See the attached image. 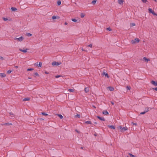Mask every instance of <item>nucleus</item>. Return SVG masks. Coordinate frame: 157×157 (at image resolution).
Segmentation results:
<instances>
[{"mask_svg":"<svg viewBox=\"0 0 157 157\" xmlns=\"http://www.w3.org/2000/svg\"><path fill=\"white\" fill-rule=\"evenodd\" d=\"M140 40L138 38H136L134 40H131V42L133 44H134L138 43Z\"/></svg>","mask_w":157,"mask_h":157,"instance_id":"obj_1","label":"nucleus"},{"mask_svg":"<svg viewBox=\"0 0 157 157\" xmlns=\"http://www.w3.org/2000/svg\"><path fill=\"white\" fill-rule=\"evenodd\" d=\"M148 10L149 13H151L154 16H157V14L155 13L151 9L149 8Z\"/></svg>","mask_w":157,"mask_h":157,"instance_id":"obj_2","label":"nucleus"},{"mask_svg":"<svg viewBox=\"0 0 157 157\" xmlns=\"http://www.w3.org/2000/svg\"><path fill=\"white\" fill-rule=\"evenodd\" d=\"M15 40H18L19 41H22L24 39V38L22 36H21L19 38H15Z\"/></svg>","mask_w":157,"mask_h":157,"instance_id":"obj_3","label":"nucleus"},{"mask_svg":"<svg viewBox=\"0 0 157 157\" xmlns=\"http://www.w3.org/2000/svg\"><path fill=\"white\" fill-rule=\"evenodd\" d=\"M61 64V62H56V61H54L52 62V65L53 66H55V65H59Z\"/></svg>","mask_w":157,"mask_h":157,"instance_id":"obj_4","label":"nucleus"},{"mask_svg":"<svg viewBox=\"0 0 157 157\" xmlns=\"http://www.w3.org/2000/svg\"><path fill=\"white\" fill-rule=\"evenodd\" d=\"M151 83L155 86H157V81H155L154 80H152Z\"/></svg>","mask_w":157,"mask_h":157,"instance_id":"obj_5","label":"nucleus"},{"mask_svg":"<svg viewBox=\"0 0 157 157\" xmlns=\"http://www.w3.org/2000/svg\"><path fill=\"white\" fill-rule=\"evenodd\" d=\"M97 117L101 121H105V119L103 117H101L100 116H97Z\"/></svg>","mask_w":157,"mask_h":157,"instance_id":"obj_6","label":"nucleus"},{"mask_svg":"<svg viewBox=\"0 0 157 157\" xmlns=\"http://www.w3.org/2000/svg\"><path fill=\"white\" fill-rule=\"evenodd\" d=\"M29 49L28 48H26V49L23 50L21 49H19V50L21 52H23L24 53H26L27 52V50H29Z\"/></svg>","mask_w":157,"mask_h":157,"instance_id":"obj_7","label":"nucleus"},{"mask_svg":"<svg viewBox=\"0 0 157 157\" xmlns=\"http://www.w3.org/2000/svg\"><path fill=\"white\" fill-rule=\"evenodd\" d=\"M151 108H150L149 107H147L145 108L144 111L146 112V113L149 111L150 109H151Z\"/></svg>","mask_w":157,"mask_h":157,"instance_id":"obj_8","label":"nucleus"},{"mask_svg":"<svg viewBox=\"0 0 157 157\" xmlns=\"http://www.w3.org/2000/svg\"><path fill=\"white\" fill-rule=\"evenodd\" d=\"M128 129V128L127 127H124L122 128L121 129V132H124L125 131Z\"/></svg>","mask_w":157,"mask_h":157,"instance_id":"obj_9","label":"nucleus"},{"mask_svg":"<svg viewBox=\"0 0 157 157\" xmlns=\"http://www.w3.org/2000/svg\"><path fill=\"white\" fill-rule=\"evenodd\" d=\"M35 65H36V66H38L39 67H41L42 65V63L41 62H40L39 63V64H36V63H35Z\"/></svg>","mask_w":157,"mask_h":157,"instance_id":"obj_10","label":"nucleus"},{"mask_svg":"<svg viewBox=\"0 0 157 157\" xmlns=\"http://www.w3.org/2000/svg\"><path fill=\"white\" fill-rule=\"evenodd\" d=\"M108 88L110 91H113L114 90V88L112 86H109Z\"/></svg>","mask_w":157,"mask_h":157,"instance_id":"obj_11","label":"nucleus"},{"mask_svg":"<svg viewBox=\"0 0 157 157\" xmlns=\"http://www.w3.org/2000/svg\"><path fill=\"white\" fill-rule=\"evenodd\" d=\"M6 76V75L4 73H0V76L1 77H4Z\"/></svg>","mask_w":157,"mask_h":157,"instance_id":"obj_12","label":"nucleus"},{"mask_svg":"<svg viewBox=\"0 0 157 157\" xmlns=\"http://www.w3.org/2000/svg\"><path fill=\"white\" fill-rule=\"evenodd\" d=\"M102 113L104 115H108L109 114V113L107 110L103 111L102 112Z\"/></svg>","mask_w":157,"mask_h":157,"instance_id":"obj_13","label":"nucleus"},{"mask_svg":"<svg viewBox=\"0 0 157 157\" xmlns=\"http://www.w3.org/2000/svg\"><path fill=\"white\" fill-rule=\"evenodd\" d=\"M108 127L110 128L113 129H114L115 128V127L113 125H108Z\"/></svg>","mask_w":157,"mask_h":157,"instance_id":"obj_14","label":"nucleus"},{"mask_svg":"<svg viewBox=\"0 0 157 157\" xmlns=\"http://www.w3.org/2000/svg\"><path fill=\"white\" fill-rule=\"evenodd\" d=\"M103 75H105L106 77H107L108 78L109 77L108 74L107 73H105V72H103Z\"/></svg>","mask_w":157,"mask_h":157,"instance_id":"obj_15","label":"nucleus"},{"mask_svg":"<svg viewBox=\"0 0 157 157\" xmlns=\"http://www.w3.org/2000/svg\"><path fill=\"white\" fill-rule=\"evenodd\" d=\"M84 91L86 93H87L89 91V88L88 87H86L84 89Z\"/></svg>","mask_w":157,"mask_h":157,"instance_id":"obj_16","label":"nucleus"},{"mask_svg":"<svg viewBox=\"0 0 157 157\" xmlns=\"http://www.w3.org/2000/svg\"><path fill=\"white\" fill-rule=\"evenodd\" d=\"M11 10L13 11H15L17 10V9L14 7H12L11 8Z\"/></svg>","mask_w":157,"mask_h":157,"instance_id":"obj_17","label":"nucleus"},{"mask_svg":"<svg viewBox=\"0 0 157 157\" xmlns=\"http://www.w3.org/2000/svg\"><path fill=\"white\" fill-rule=\"evenodd\" d=\"M143 59L145 61H146L147 62L148 61L150 60L149 59H147L146 57H144Z\"/></svg>","mask_w":157,"mask_h":157,"instance_id":"obj_18","label":"nucleus"},{"mask_svg":"<svg viewBox=\"0 0 157 157\" xmlns=\"http://www.w3.org/2000/svg\"><path fill=\"white\" fill-rule=\"evenodd\" d=\"M85 123L87 124H92L91 122L90 121H85Z\"/></svg>","mask_w":157,"mask_h":157,"instance_id":"obj_19","label":"nucleus"},{"mask_svg":"<svg viewBox=\"0 0 157 157\" xmlns=\"http://www.w3.org/2000/svg\"><path fill=\"white\" fill-rule=\"evenodd\" d=\"M30 99V98H25L23 100V101H29Z\"/></svg>","mask_w":157,"mask_h":157,"instance_id":"obj_20","label":"nucleus"},{"mask_svg":"<svg viewBox=\"0 0 157 157\" xmlns=\"http://www.w3.org/2000/svg\"><path fill=\"white\" fill-rule=\"evenodd\" d=\"M4 125H11L12 124L11 123H5V124H3Z\"/></svg>","mask_w":157,"mask_h":157,"instance_id":"obj_21","label":"nucleus"},{"mask_svg":"<svg viewBox=\"0 0 157 157\" xmlns=\"http://www.w3.org/2000/svg\"><path fill=\"white\" fill-rule=\"evenodd\" d=\"M118 3L120 5H122V4L123 2V0H118Z\"/></svg>","mask_w":157,"mask_h":157,"instance_id":"obj_22","label":"nucleus"},{"mask_svg":"<svg viewBox=\"0 0 157 157\" xmlns=\"http://www.w3.org/2000/svg\"><path fill=\"white\" fill-rule=\"evenodd\" d=\"M97 1V0H93L92 2H91V3L93 4V5H94L96 3V2Z\"/></svg>","mask_w":157,"mask_h":157,"instance_id":"obj_23","label":"nucleus"},{"mask_svg":"<svg viewBox=\"0 0 157 157\" xmlns=\"http://www.w3.org/2000/svg\"><path fill=\"white\" fill-rule=\"evenodd\" d=\"M85 16V14L83 13H81L80 14V16L81 18H83Z\"/></svg>","mask_w":157,"mask_h":157,"instance_id":"obj_24","label":"nucleus"},{"mask_svg":"<svg viewBox=\"0 0 157 157\" xmlns=\"http://www.w3.org/2000/svg\"><path fill=\"white\" fill-rule=\"evenodd\" d=\"M128 155L130 156L131 157H136V156L135 155H134L132 154L129 153Z\"/></svg>","mask_w":157,"mask_h":157,"instance_id":"obj_25","label":"nucleus"},{"mask_svg":"<svg viewBox=\"0 0 157 157\" xmlns=\"http://www.w3.org/2000/svg\"><path fill=\"white\" fill-rule=\"evenodd\" d=\"M57 115L60 118V119H62L63 118V116L61 114H58Z\"/></svg>","mask_w":157,"mask_h":157,"instance_id":"obj_26","label":"nucleus"},{"mask_svg":"<svg viewBox=\"0 0 157 157\" xmlns=\"http://www.w3.org/2000/svg\"><path fill=\"white\" fill-rule=\"evenodd\" d=\"M33 74L34 75L37 76H39V75L38 73L36 72H34Z\"/></svg>","mask_w":157,"mask_h":157,"instance_id":"obj_27","label":"nucleus"},{"mask_svg":"<svg viewBox=\"0 0 157 157\" xmlns=\"http://www.w3.org/2000/svg\"><path fill=\"white\" fill-rule=\"evenodd\" d=\"M126 88L127 90H130L131 87L129 86H126Z\"/></svg>","mask_w":157,"mask_h":157,"instance_id":"obj_28","label":"nucleus"},{"mask_svg":"<svg viewBox=\"0 0 157 157\" xmlns=\"http://www.w3.org/2000/svg\"><path fill=\"white\" fill-rule=\"evenodd\" d=\"M32 34L29 33H26V35L28 36H32Z\"/></svg>","mask_w":157,"mask_h":157,"instance_id":"obj_29","label":"nucleus"},{"mask_svg":"<svg viewBox=\"0 0 157 157\" xmlns=\"http://www.w3.org/2000/svg\"><path fill=\"white\" fill-rule=\"evenodd\" d=\"M74 89H70L68 90V91H69L70 92H73L74 91Z\"/></svg>","mask_w":157,"mask_h":157,"instance_id":"obj_30","label":"nucleus"},{"mask_svg":"<svg viewBox=\"0 0 157 157\" xmlns=\"http://www.w3.org/2000/svg\"><path fill=\"white\" fill-rule=\"evenodd\" d=\"M34 70V68H28L27 69V71H31Z\"/></svg>","mask_w":157,"mask_h":157,"instance_id":"obj_31","label":"nucleus"},{"mask_svg":"<svg viewBox=\"0 0 157 157\" xmlns=\"http://www.w3.org/2000/svg\"><path fill=\"white\" fill-rule=\"evenodd\" d=\"M57 5H58V6H59L61 4V2L60 0H59L57 2Z\"/></svg>","mask_w":157,"mask_h":157,"instance_id":"obj_32","label":"nucleus"},{"mask_svg":"<svg viewBox=\"0 0 157 157\" xmlns=\"http://www.w3.org/2000/svg\"><path fill=\"white\" fill-rule=\"evenodd\" d=\"M71 20L72 21H73V22H76L77 21V20L75 19V18H72L71 19Z\"/></svg>","mask_w":157,"mask_h":157,"instance_id":"obj_33","label":"nucleus"},{"mask_svg":"<svg viewBox=\"0 0 157 157\" xmlns=\"http://www.w3.org/2000/svg\"><path fill=\"white\" fill-rule=\"evenodd\" d=\"M41 114H42V115H43L44 116H47L48 115V114L46 113H45L44 112H42L41 113Z\"/></svg>","mask_w":157,"mask_h":157,"instance_id":"obj_34","label":"nucleus"},{"mask_svg":"<svg viewBox=\"0 0 157 157\" xmlns=\"http://www.w3.org/2000/svg\"><path fill=\"white\" fill-rule=\"evenodd\" d=\"M80 117V115L77 114L75 116V117L76 118L77 117L78 118H79Z\"/></svg>","mask_w":157,"mask_h":157,"instance_id":"obj_35","label":"nucleus"},{"mask_svg":"<svg viewBox=\"0 0 157 157\" xmlns=\"http://www.w3.org/2000/svg\"><path fill=\"white\" fill-rule=\"evenodd\" d=\"M135 25H136L134 23H132L130 24L131 26H135Z\"/></svg>","mask_w":157,"mask_h":157,"instance_id":"obj_36","label":"nucleus"},{"mask_svg":"<svg viewBox=\"0 0 157 157\" xmlns=\"http://www.w3.org/2000/svg\"><path fill=\"white\" fill-rule=\"evenodd\" d=\"M52 18L53 20H55L56 19V16H53L52 17Z\"/></svg>","mask_w":157,"mask_h":157,"instance_id":"obj_37","label":"nucleus"},{"mask_svg":"<svg viewBox=\"0 0 157 157\" xmlns=\"http://www.w3.org/2000/svg\"><path fill=\"white\" fill-rule=\"evenodd\" d=\"M142 1L144 3H146L147 2H148L147 0H142Z\"/></svg>","mask_w":157,"mask_h":157,"instance_id":"obj_38","label":"nucleus"},{"mask_svg":"<svg viewBox=\"0 0 157 157\" xmlns=\"http://www.w3.org/2000/svg\"><path fill=\"white\" fill-rule=\"evenodd\" d=\"M62 75H56L55 76V77L56 78H59L60 77H62Z\"/></svg>","mask_w":157,"mask_h":157,"instance_id":"obj_39","label":"nucleus"},{"mask_svg":"<svg viewBox=\"0 0 157 157\" xmlns=\"http://www.w3.org/2000/svg\"><path fill=\"white\" fill-rule=\"evenodd\" d=\"M2 18H3V20L5 21H6L8 20V19L6 18L3 17Z\"/></svg>","mask_w":157,"mask_h":157,"instance_id":"obj_40","label":"nucleus"},{"mask_svg":"<svg viewBox=\"0 0 157 157\" xmlns=\"http://www.w3.org/2000/svg\"><path fill=\"white\" fill-rule=\"evenodd\" d=\"M11 72H12V70H9L7 71V73L8 74H10Z\"/></svg>","mask_w":157,"mask_h":157,"instance_id":"obj_41","label":"nucleus"},{"mask_svg":"<svg viewBox=\"0 0 157 157\" xmlns=\"http://www.w3.org/2000/svg\"><path fill=\"white\" fill-rule=\"evenodd\" d=\"M107 30H109V31H111L112 30L111 29L110 27L107 28L106 29Z\"/></svg>","mask_w":157,"mask_h":157,"instance_id":"obj_42","label":"nucleus"},{"mask_svg":"<svg viewBox=\"0 0 157 157\" xmlns=\"http://www.w3.org/2000/svg\"><path fill=\"white\" fill-rule=\"evenodd\" d=\"M146 113V112H145L144 111L143 112H142L140 113V114L141 115H143L145 114Z\"/></svg>","mask_w":157,"mask_h":157,"instance_id":"obj_43","label":"nucleus"},{"mask_svg":"<svg viewBox=\"0 0 157 157\" xmlns=\"http://www.w3.org/2000/svg\"><path fill=\"white\" fill-rule=\"evenodd\" d=\"M88 47L92 48V44H90L88 46Z\"/></svg>","mask_w":157,"mask_h":157,"instance_id":"obj_44","label":"nucleus"},{"mask_svg":"<svg viewBox=\"0 0 157 157\" xmlns=\"http://www.w3.org/2000/svg\"><path fill=\"white\" fill-rule=\"evenodd\" d=\"M75 131L78 133H80V132L78 131L77 129H75Z\"/></svg>","mask_w":157,"mask_h":157,"instance_id":"obj_45","label":"nucleus"},{"mask_svg":"<svg viewBox=\"0 0 157 157\" xmlns=\"http://www.w3.org/2000/svg\"><path fill=\"white\" fill-rule=\"evenodd\" d=\"M0 59L2 60H3L4 59V58L3 57L0 56Z\"/></svg>","mask_w":157,"mask_h":157,"instance_id":"obj_46","label":"nucleus"},{"mask_svg":"<svg viewBox=\"0 0 157 157\" xmlns=\"http://www.w3.org/2000/svg\"><path fill=\"white\" fill-rule=\"evenodd\" d=\"M132 123L133 125H137V123H134L133 122H132Z\"/></svg>","mask_w":157,"mask_h":157,"instance_id":"obj_47","label":"nucleus"},{"mask_svg":"<svg viewBox=\"0 0 157 157\" xmlns=\"http://www.w3.org/2000/svg\"><path fill=\"white\" fill-rule=\"evenodd\" d=\"M152 89L157 91V87L153 88H152Z\"/></svg>","mask_w":157,"mask_h":157,"instance_id":"obj_48","label":"nucleus"},{"mask_svg":"<svg viewBox=\"0 0 157 157\" xmlns=\"http://www.w3.org/2000/svg\"><path fill=\"white\" fill-rule=\"evenodd\" d=\"M122 128V127L121 126H119L118 127V129H121H121Z\"/></svg>","mask_w":157,"mask_h":157,"instance_id":"obj_49","label":"nucleus"},{"mask_svg":"<svg viewBox=\"0 0 157 157\" xmlns=\"http://www.w3.org/2000/svg\"><path fill=\"white\" fill-rule=\"evenodd\" d=\"M45 74H49V72H48V71H45Z\"/></svg>","mask_w":157,"mask_h":157,"instance_id":"obj_50","label":"nucleus"},{"mask_svg":"<svg viewBox=\"0 0 157 157\" xmlns=\"http://www.w3.org/2000/svg\"><path fill=\"white\" fill-rule=\"evenodd\" d=\"M56 19H59V17L58 16H56Z\"/></svg>","mask_w":157,"mask_h":157,"instance_id":"obj_51","label":"nucleus"},{"mask_svg":"<svg viewBox=\"0 0 157 157\" xmlns=\"http://www.w3.org/2000/svg\"><path fill=\"white\" fill-rule=\"evenodd\" d=\"M82 51H86V52H87V50H84V49H83V48H82Z\"/></svg>","mask_w":157,"mask_h":157,"instance_id":"obj_52","label":"nucleus"},{"mask_svg":"<svg viewBox=\"0 0 157 157\" xmlns=\"http://www.w3.org/2000/svg\"><path fill=\"white\" fill-rule=\"evenodd\" d=\"M10 114L11 115H13V113L12 112H10Z\"/></svg>","mask_w":157,"mask_h":157,"instance_id":"obj_53","label":"nucleus"},{"mask_svg":"<svg viewBox=\"0 0 157 157\" xmlns=\"http://www.w3.org/2000/svg\"><path fill=\"white\" fill-rule=\"evenodd\" d=\"M68 24V23L67 22H65V23H64V24L65 25H67Z\"/></svg>","mask_w":157,"mask_h":157,"instance_id":"obj_54","label":"nucleus"},{"mask_svg":"<svg viewBox=\"0 0 157 157\" xmlns=\"http://www.w3.org/2000/svg\"><path fill=\"white\" fill-rule=\"evenodd\" d=\"M111 104L113 105H114V103L113 102V101H111Z\"/></svg>","mask_w":157,"mask_h":157,"instance_id":"obj_55","label":"nucleus"},{"mask_svg":"<svg viewBox=\"0 0 157 157\" xmlns=\"http://www.w3.org/2000/svg\"><path fill=\"white\" fill-rule=\"evenodd\" d=\"M28 78L29 79H32V78L29 77H28Z\"/></svg>","mask_w":157,"mask_h":157,"instance_id":"obj_56","label":"nucleus"},{"mask_svg":"<svg viewBox=\"0 0 157 157\" xmlns=\"http://www.w3.org/2000/svg\"><path fill=\"white\" fill-rule=\"evenodd\" d=\"M94 123L95 124H97V122H94Z\"/></svg>","mask_w":157,"mask_h":157,"instance_id":"obj_57","label":"nucleus"},{"mask_svg":"<svg viewBox=\"0 0 157 157\" xmlns=\"http://www.w3.org/2000/svg\"><path fill=\"white\" fill-rule=\"evenodd\" d=\"M40 120H44V119L41 118L40 119Z\"/></svg>","mask_w":157,"mask_h":157,"instance_id":"obj_58","label":"nucleus"},{"mask_svg":"<svg viewBox=\"0 0 157 157\" xmlns=\"http://www.w3.org/2000/svg\"><path fill=\"white\" fill-rule=\"evenodd\" d=\"M15 67L16 68H18V66H15Z\"/></svg>","mask_w":157,"mask_h":157,"instance_id":"obj_59","label":"nucleus"},{"mask_svg":"<svg viewBox=\"0 0 157 157\" xmlns=\"http://www.w3.org/2000/svg\"><path fill=\"white\" fill-rule=\"evenodd\" d=\"M93 106L94 107V108H95V107L94 105H93Z\"/></svg>","mask_w":157,"mask_h":157,"instance_id":"obj_60","label":"nucleus"},{"mask_svg":"<svg viewBox=\"0 0 157 157\" xmlns=\"http://www.w3.org/2000/svg\"><path fill=\"white\" fill-rule=\"evenodd\" d=\"M83 147H81V148L82 149Z\"/></svg>","mask_w":157,"mask_h":157,"instance_id":"obj_61","label":"nucleus"},{"mask_svg":"<svg viewBox=\"0 0 157 157\" xmlns=\"http://www.w3.org/2000/svg\"><path fill=\"white\" fill-rule=\"evenodd\" d=\"M95 135V136H96V134H95V135Z\"/></svg>","mask_w":157,"mask_h":157,"instance_id":"obj_62","label":"nucleus"},{"mask_svg":"<svg viewBox=\"0 0 157 157\" xmlns=\"http://www.w3.org/2000/svg\"><path fill=\"white\" fill-rule=\"evenodd\" d=\"M127 157H129V156H127Z\"/></svg>","mask_w":157,"mask_h":157,"instance_id":"obj_63","label":"nucleus"}]
</instances>
